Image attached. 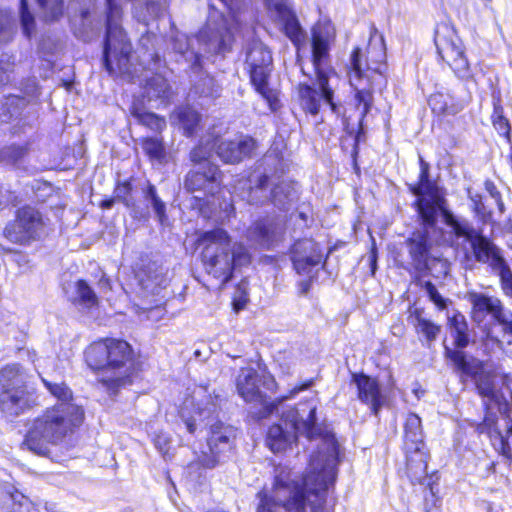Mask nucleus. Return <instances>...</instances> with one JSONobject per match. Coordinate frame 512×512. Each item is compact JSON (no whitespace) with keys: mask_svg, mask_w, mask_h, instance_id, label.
<instances>
[{"mask_svg":"<svg viewBox=\"0 0 512 512\" xmlns=\"http://www.w3.org/2000/svg\"><path fill=\"white\" fill-rule=\"evenodd\" d=\"M314 400L300 402L282 414V424L272 425L267 433V446L274 452L284 451L299 436L317 442V451L310 457L308 471L300 483L297 475L286 466L275 468L271 494L261 491L257 512H324L328 490L336 479L339 444L335 435L322 427L316 417Z\"/></svg>","mask_w":512,"mask_h":512,"instance_id":"1","label":"nucleus"},{"mask_svg":"<svg viewBox=\"0 0 512 512\" xmlns=\"http://www.w3.org/2000/svg\"><path fill=\"white\" fill-rule=\"evenodd\" d=\"M420 219V228L416 229L405 241V248L410 257V264L415 271L424 269L426 261L433 255L432 234L436 232L439 214L450 228L463 254V264L466 269H473L480 261V232L476 231L467 220L457 218L447 208L443 196L434 195L431 200L419 198L415 202Z\"/></svg>","mask_w":512,"mask_h":512,"instance_id":"2","label":"nucleus"},{"mask_svg":"<svg viewBox=\"0 0 512 512\" xmlns=\"http://www.w3.org/2000/svg\"><path fill=\"white\" fill-rule=\"evenodd\" d=\"M312 65L316 75V82L312 85L301 83L298 85V97L304 111L317 115L322 101L330 106L336 115L342 114V106L333 101L334 89L330 80L335 71L330 66V45L335 33L330 23H317L312 28Z\"/></svg>","mask_w":512,"mask_h":512,"instance_id":"3","label":"nucleus"},{"mask_svg":"<svg viewBox=\"0 0 512 512\" xmlns=\"http://www.w3.org/2000/svg\"><path fill=\"white\" fill-rule=\"evenodd\" d=\"M84 419V411L76 403H57L47 408L29 425L21 444L37 455L46 456L50 447L60 444Z\"/></svg>","mask_w":512,"mask_h":512,"instance_id":"4","label":"nucleus"},{"mask_svg":"<svg viewBox=\"0 0 512 512\" xmlns=\"http://www.w3.org/2000/svg\"><path fill=\"white\" fill-rule=\"evenodd\" d=\"M209 7L208 22L197 36L176 33L172 37V50L178 56L176 60L186 62L194 72L201 69L202 52L222 54L230 47L232 35L223 12H219L213 3Z\"/></svg>","mask_w":512,"mask_h":512,"instance_id":"5","label":"nucleus"},{"mask_svg":"<svg viewBox=\"0 0 512 512\" xmlns=\"http://www.w3.org/2000/svg\"><path fill=\"white\" fill-rule=\"evenodd\" d=\"M198 243L202 247L201 259L206 273L222 284L231 280L234 269L251 261L246 247L242 243H232L228 233L221 228L202 233Z\"/></svg>","mask_w":512,"mask_h":512,"instance_id":"6","label":"nucleus"},{"mask_svg":"<svg viewBox=\"0 0 512 512\" xmlns=\"http://www.w3.org/2000/svg\"><path fill=\"white\" fill-rule=\"evenodd\" d=\"M106 2V35L103 50V65L107 72L132 81L133 65L130 61L132 46L121 26L122 8L115 0Z\"/></svg>","mask_w":512,"mask_h":512,"instance_id":"7","label":"nucleus"},{"mask_svg":"<svg viewBox=\"0 0 512 512\" xmlns=\"http://www.w3.org/2000/svg\"><path fill=\"white\" fill-rule=\"evenodd\" d=\"M27 380L28 374L19 364L6 365L0 370V411L6 418H16L33 407Z\"/></svg>","mask_w":512,"mask_h":512,"instance_id":"8","label":"nucleus"},{"mask_svg":"<svg viewBox=\"0 0 512 512\" xmlns=\"http://www.w3.org/2000/svg\"><path fill=\"white\" fill-rule=\"evenodd\" d=\"M377 34L376 28L373 27V32L370 36V42L368 47V55L369 59L375 64V66L371 65L369 62L363 63L361 60V50L356 48L353 50L350 63H351V74H350V83L355 88V101L356 106L360 108L362 106L361 116L364 117L370 111L373 101L372 92L370 89L365 86H360V82L363 81L365 77H368L365 71H373L378 74H383L385 70L384 60L386 57L385 47H384V39L382 35H379V49L376 52L375 56L373 55V50L375 49L373 41L375 39V35Z\"/></svg>","mask_w":512,"mask_h":512,"instance_id":"9","label":"nucleus"},{"mask_svg":"<svg viewBox=\"0 0 512 512\" xmlns=\"http://www.w3.org/2000/svg\"><path fill=\"white\" fill-rule=\"evenodd\" d=\"M109 350L106 375H101L98 382L110 396H115L120 388L131 384L134 361L131 346L126 341L109 339Z\"/></svg>","mask_w":512,"mask_h":512,"instance_id":"10","label":"nucleus"},{"mask_svg":"<svg viewBox=\"0 0 512 512\" xmlns=\"http://www.w3.org/2000/svg\"><path fill=\"white\" fill-rule=\"evenodd\" d=\"M512 335V313L500 299L482 294V346L484 352L502 347V338Z\"/></svg>","mask_w":512,"mask_h":512,"instance_id":"11","label":"nucleus"},{"mask_svg":"<svg viewBox=\"0 0 512 512\" xmlns=\"http://www.w3.org/2000/svg\"><path fill=\"white\" fill-rule=\"evenodd\" d=\"M246 64L251 83L256 91L267 101L271 110H276L278 107L277 94L268 85L272 69V55L261 41L253 40L247 45Z\"/></svg>","mask_w":512,"mask_h":512,"instance_id":"12","label":"nucleus"},{"mask_svg":"<svg viewBox=\"0 0 512 512\" xmlns=\"http://www.w3.org/2000/svg\"><path fill=\"white\" fill-rule=\"evenodd\" d=\"M404 439L405 446L408 451H414L415 456L419 457V465H414V457L407 458V473L411 477L412 481H418L420 483L428 480L427 485L429 486V495H425V510L431 512L428 508V503L431 501L435 506L438 499L435 496L434 488L430 482V478L427 477V463L423 459V454L420 452V447L423 444V432L421 428V419L414 413L408 414L404 426Z\"/></svg>","mask_w":512,"mask_h":512,"instance_id":"13","label":"nucleus"},{"mask_svg":"<svg viewBox=\"0 0 512 512\" xmlns=\"http://www.w3.org/2000/svg\"><path fill=\"white\" fill-rule=\"evenodd\" d=\"M434 42L439 57L456 75L461 78L471 76L469 63L464 55L462 42L452 26L446 23L437 25Z\"/></svg>","mask_w":512,"mask_h":512,"instance_id":"14","label":"nucleus"},{"mask_svg":"<svg viewBox=\"0 0 512 512\" xmlns=\"http://www.w3.org/2000/svg\"><path fill=\"white\" fill-rule=\"evenodd\" d=\"M236 430L222 422L210 425V436L207 445L200 452H196L195 463L206 469H213L224 462L234 445Z\"/></svg>","mask_w":512,"mask_h":512,"instance_id":"15","label":"nucleus"},{"mask_svg":"<svg viewBox=\"0 0 512 512\" xmlns=\"http://www.w3.org/2000/svg\"><path fill=\"white\" fill-rule=\"evenodd\" d=\"M44 230L42 215L32 207L18 210L16 219L4 229L5 237L12 243L27 244L38 239Z\"/></svg>","mask_w":512,"mask_h":512,"instance_id":"16","label":"nucleus"},{"mask_svg":"<svg viewBox=\"0 0 512 512\" xmlns=\"http://www.w3.org/2000/svg\"><path fill=\"white\" fill-rule=\"evenodd\" d=\"M504 431L500 425V418L493 414H486L482 418V432H485L490 439L492 446L503 457L508 468L512 470V450L508 439L512 435V425L505 419Z\"/></svg>","mask_w":512,"mask_h":512,"instance_id":"17","label":"nucleus"},{"mask_svg":"<svg viewBox=\"0 0 512 512\" xmlns=\"http://www.w3.org/2000/svg\"><path fill=\"white\" fill-rule=\"evenodd\" d=\"M284 234L282 221L275 218H263L254 222L246 232L251 246L270 249L276 245Z\"/></svg>","mask_w":512,"mask_h":512,"instance_id":"18","label":"nucleus"},{"mask_svg":"<svg viewBox=\"0 0 512 512\" xmlns=\"http://www.w3.org/2000/svg\"><path fill=\"white\" fill-rule=\"evenodd\" d=\"M222 173L218 165L193 166L184 180V186L189 192H203L213 195L220 186Z\"/></svg>","mask_w":512,"mask_h":512,"instance_id":"19","label":"nucleus"},{"mask_svg":"<svg viewBox=\"0 0 512 512\" xmlns=\"http://www.w3.org/2000/svg\"><path fill=\"white\" fill-rule=\"evenodd\" d=\"M323 254L319 245L311 239H301L291 248V260L296 272L310 275L322 262Z\"/></svg>","mask_w":512,"mask_h":512,"instance_id":"20","label":"nucleus"},{"mask_svg":"<svg viewBox=\"0 0 512 512\" xmlns=\"http://www.w3.org/2000/svg\"><path fill=\"white\" fill-rule=\"evenodd\" d=\"M258 382L259 375L256 370L253 368H243L237 377L236 386L239 395L246 402H258L263 405L265 409L263 416L266 417L277 410V404L275 402H268L260 391Z\"/></svg>","mask_w":512,"mask_h":512,"instance_id":"21","label":"nucleus"},{"mask_svg":"<svg viewBox=\"0 0 512 512\" xmlns=\"http://www.w3.org/2000/svg\"><path fill=\"white\" fill-rule=\"evenodd\" d=\"M269 182V175L261 167H257L247 179L240 180L236 188L240 190V197L243 200L249 204L258 205L269 199L267 193Z\"/></svg>","mask_w":512,"mask_h":512,"instance_id":"22","label":"nucleus"},{"mask_svg":"<svg viewBox=\"0 0 512 512\" xmlns=\"http://www.w3.org/2000/svg\"><path fill=\"white\" fill-rule=\"evenodd\" d=\"M256 149V141L250 136H239L233 140L216 142L218 157L227 164H237L247 157H251Z\"/></svg>","mask_w":512,"mask_h":512,"instance_id":"23","label":"nucleus"},{"mask_svg":"<svg viewBox=\"0 0 512 512\" xmlns=\"http://www.w3.org/2000/svg\"><path fill=\"white\" fill-rule=\"evenodd\" d=\"M353 382L357 386L358 398L369 405L373 414L377 415L384 404V396L378 381L364 374H354Z\"/></svg>","mask_w":512,"mask_h":512,"instance_id":"24","label":"nucleus"},{"mask_svg":"<svg viewBox=\"0 0 512 512\" xmlns=\"http://www.w3.org/2000/svg\"><path fill=\"white\" fill-rule=\"evenodd\" d=\"M167 271L157 263H149L139 275L141 288L151 295H159L168 285Z\"/></svg>","mask_w":512,"mask_h":512,"instance_id":"25","label":"nucleus"},{"mask_svg":"<svg viewBox=\"0 0 512 512\" xmlns=\"http://www.w3.org/2000/svg\"><path fill=\"white\" fill-rule=\"evenodd\" d=\"M445 356L449 358L456 368L462 373V377L470 378L474 384L475 389L480 394V378L478 376L480 371V361L473 357H468L462 351L452 350L445 346Z\"/></svg>","mask_w":512,"mask_h":512,"instance_id":"26","label":"nucleus"},{"mask_svg":"<svg viewBox=\"0 0 512 512\" xmlns=\"http://www.w3.org/2000/svg\"><path fill=\"white\" fill-rule=\"evenodd\" d=\"M109 351V339L94 342L85 350V361L90 368L100 370L102 371L101 375H106Z\"/></svg>","mask_w":512,"mask_h":512,"instance_id":"27","label":"nucleus"},{"mask_svg":"<svg viewBox=\"0 0 512 512\" xmlns=\"http://www.w3.org/2000/svg\"><path fill=\"white\" fill-rule=\"evenodd\" d=\"M493 112L491 114V122L496 131L504 137L507 143H512L511 137V124L509 119L504 115V108L502 105V98L499 91H494L492 94Z\"/></svg>","mask_w":512,"mask_h":512,"instance_id":"28","label":"nucleus"},{"mask_svg":"<svg viewBox=\"0 0 512 512\" xmlns=\"http://www.w3.org/2000/svg\"><path fill=\"white\" fill-rule=\"evenodd\" d=\"M269 199L279 209L289 210L297 201L298 193L293 184L281 182L272 188Z\"/></svg>","mask_w":512,"mask_h":512,"instance_id":"29","label":"nucleus"},{"mask_svg":"<svg viewBox=\"0 0 512 512\" xmlns=\"http://www.w3.org/2000/svg\"><path fill=\"white\" fill-rule=\"evenodd\" d=\"M275 21H278L282 25L285 35L297 48L305 42V32L292 10L276 18Z\"/></svg>","mask_w":512,"mask_h":512,"instance_id":"30","label":"nucleus"},{"mask_svg":"<svg viewBox=\"0 0 512 512\" xmlns=\"http://www.w3.org/2000/svg\"><path fill=\"white\" fill-rule=\"evenodd\" d=\"M132 190L133 188L130 181L118 184L114 190L115 199L122 202L128 209H130L134 218H147L149 215L148 207L146 209H142L137 205L134 197L132 196Z\"/></svg>","mask_w":512,"mask_h":512,"instance_id":"31","label":"nucleus"},{"mask_svg":"<svg viewBox=\"0 0 512 512\" xmlns=\"http://www.w3.org/2000/svg\"><path fill=\"white\" fill-rule=\"evenodd\" d=\"M170 94L171 88L163 76L156 74L146 81L143 96L148 102L164 101L169 98Z\"/></svg>","mask_w":512,"mask_h":512,"instance_id":"32","label":"nucleus"},{"mask_svg":"<svg viewBox=\"0 0 512 512\" xmlns=\"http://www.w3.org/2000/svg\"><path fill=\"white\" fill-rule=\"evenodd\" d=\"M213 149L216 150V139L212 136L201 138L199 144L189 153L193 166L215 165L210 161Z\"/></svg>","mask_w":512,"mask_h":512,"instance_id":"33","label":"nucleus"},{"mask_svg":"<svg viewBox=\"0 0 512 512\" xmlns=\"http://www.w3.org/2000/svg\"><path fill=\"white\" fill-rule=\"evenodd\" d=\"M482 261L487 263L494 273L508 267L505 259L501 255L500 249L494 245L488 238L482 235Z\"/></svg>","mask_w":512,"mask_h":512,"instance_id":"34","label":"nucleus"},{"mask_svg":"<svg viewBox=\"0 0 512 512\" xmlns=\"http://www.w3.org/2000/svg\"><path fill=\"white\" fill-rule=\"evenodd\" d=\"M131 114L139 123L149 127L154 131H161L166 127V121L152 112H147L141 107L138 101H134L131 106Z\"/></svg>","mask_w":512,"mask_h":512,"instance_id":"35","label":"nucleus"},{"mask_svg":"<svg viewBox=\"0 0 512 512\" xmlns=\"http://www.w3.org/2000/svg\"><path fill=\"white\" fill-rule=\"evenodd\" d=\"M449 328L454 343L458 348H465L469 343L468 325L465 317L460 313H455L449 317Z\"/></svg>","mask_w":512,"mask_h":512,"instance_id":"36","label":"nucleus"},{"mask_svg":"<svg viewBox=\"0 0 512 512\" xmlns=\"http://www.w3.org/2000/svg\"><path fill=\"white\" fill-rule=\"evenodd\" d=\"M449 270V263L439 256L432 255L426 261V267L424 269H418L417 272L420 274L418 279H422L426 276H431L435 279H443Z\"/></svg>","mask_w":512,"mask_h":512,"instance_id":"37","label":"nucleus"},{"mask_svg":"<svg viewBox=\"0 0 512 512\" xmlns=\"http://www.w3.org/2000/svg\"><path fill=\"white\" fill-rule=\"evenodd\" d=\"M144 200L150 205L155 213V216L161 224L167 220L166 205L157 194L156 187L150 183L143 189Z\"/></svg>","mask_w":512,"mask_h":512,"instance_id":"38","label":"nucleus"},{"mask_svg":"<svg viewBox=\"0 0 512 512\" xmlns=\"http://www.w3.org/2000/svg\"><path fill=\"white\" fill-rule=\"evenodd\" d=\"M421 173L419 185L413 189V193L419 198H425L431 200L433 196H441L438 191L433 187L429 180L428 169L429 165L420 158Z\"/></svg>","mask_w":512,"mask_h":512,"instance_id":"39","label":"nucleus"},{"mask_svg":"<svg viewBox=\"0 0 512 512\" xmlns=\"http://www.w3.org/2000/svg\"><path fill=\"white\" fill-rule=\"evenodd\" d=\"M178 119L186 136H192L200 123L201 116L191 107H182L178 111Z\"/></svg>","mask_w":512,"mask_h":512,"instance_id":"40","label":"nucleus"},{"mask_svg":"<svg viewBox=\"0 0 512 512\" xmlns=\"http://www.w3.org/2000/svg\"><path fill=\"white\" fill-rule=\"evenodd\" d=\"M429 106L436 114H456L458 108L452 103V98L443 93H435L428 100Z\"/></svg>","mask_w":512,"mask_h":512,"instance_id":"41","label":"nucleus"},{"mask_svg":"<svg viewBox=\"0 0 512 512\" xmlns=\"http://www.w3.org/2000/svg\"><path fill=\"white\" fill-rule=\"evenodd\" d=\"M485 193L482 194V200L489 201L493 200V207L491 214H503L505 210L502 194L496 184L491 180L484 182Z\"/></svg>","mask_w":512,"mask_h":512,"instance_id":"42","label":"nucleus"},{"mask_svg":"<svg viewBox=\"0 0 512 512\" xmlns=\"http://www.w3.org/2000/svg\"><path fill=\"white\" fill-rule=\"evenodd\" d=\"M16 33V21L8 10H0V45L12 41Z\"/></svg>","mask_w":512,"mask_h":512,"instance_id":"43","label":"nucleus"},{"mask_svg":"<svg viewBox=\"0 0 512 512\" xmlns=\"http://www.w3.org/2000/svg\"><path fill=\"white\" fill-rule=\"evenodd\" d=\"M220 92V87L215 82L214 78L205 75L193 85L192 93L203 97H217Z\"/></svg>","mask_w":512,"mask_h":512,"instance_id":"44","label":"nucleus"},{"mask_svg":"<svg viewBox=\"0 0 512 512\" xmlns=\"http://www.w3.org/2000/svg\"><path fill=\"white\" fill-rule=\"evenodd\" d=\"M9 501V512H38L34 504L20 492L9 494Z\"/></svg>","mask_w":512,"mask_h":512,"instance_id":"45","label":"nucleus"},{"mask_svg":"<svg viewBox=\"0 0 512 512\" xmlns=\"http://www.w3.org/2000/svg\"><path fill=\"white\" fill-rule=\"evenodd\" d=\"M76 293L78 303L85 307H92L97 305L98 298L93 289L84 280L76 282Z\"/></svg>","mask_w":512,"mask_h":512,"instance_id":"46","label":"nucleus"},{"mask_svg":"<svg viewBox=\"0 0 512 512\" xmlns=\"http://www.w3.org/2000/svg\"><path fill=\"white\" fill-rule=\"evenodd\" d=\"M42 382L48 391L58 399V403H74L72 397V391L67 387V385L63 382L61 383H53L44 378H42Z\"/></svg>","mask_w":512,"mask_h":512,"instance_id":"47","label":"nucleus"},{"mask_svg":"<svg viewBox=\"0 0 512 512\" xmlns=\"http://www.w3.org/2000/svg\"><path fill=\"white\" fill-rule=\"evenodd\" d=\"M142 148L151 159L162 161L165 158V148L157 138H146L143 141Z\"/></svg>","mask_w":512,"mask_h":512,"instance_id":"48","label":"nucleus"},{"mask_svg":"<svg viewBox=\"0 0 512 512\" xmlns=\"http://www.w3.org/2000/svg\"><path fill=\"white\" fill-rule=\"evenodd\" d=\"M416 329L419 333L424 335L427 342L435 341L441 331V327L439 325L421 317L417 318Z\"/></svg>","mask_w":512,"mask_h":512,"instance_id":"49","label":"nucleus"},{"mask_svg":"<svg viewBox=\"0 0 512 512\" xmlns=\"http://www.w3.org/2000/svg\"><path fill=\"white\" fill-rule=\"evenodd\" d=\"M215 405H212L210 408H198L196 415H193L190 418L185 420V425L189 433L194 434L199 427H201L204 418L211 414V412L215 411Z\"/></svg>","mask_w":512,"mask_h":512,"instance_id":"50","label":"nucleus"},{"mask_svg":"<svg viewBox=\"0 0 512 512\" xmlns=\"http://www.w3.org/2000/svg\"><path fill=\"white\" fill-rule=\"evenodd\" d=\"M417 284L420 285L429 296L430 300L440 309H445L447 306V300L443 298L437 291L435 285L430 281H423L417 279Z\"/></svg>","mask_w":512,"mask_h":512,"instance_id":"51","label":"nucleus"},{"mask_svg":"<svg viewBox=\"0 0 512 512\" xmlns=\"http://www.w3.org/2000/svg\"><path fill=\"white\" fill-rule=\"evenodd\" d=\"M17 97H8L0 100V122H8L17 113Z\"/></svg>","mask_w":512,"mask_h":512,"instance_id":"52","label":"nucleus"},{"mask_svg":"<svg viewBox=\"0 0 512 512\" xmlns=\"http://www.w3.org/2000/svg\"><path fill=\"white\" fill-rule=\"evenodd\" d=\"M15 65V57L7 53L0 56V86L7 84L10 81V73L13 71Z\"/></svg>","mask_w":512,"mask_h":512,"instance_id":"53","label":"nucleus"},{"mask_svg":"<svg viewBox=\"0 0 512 512\" xmlns=\"http://www.w3.org/2000/svg\"><path fill=\"white\" fill-rule=\"evenodd\" d=\"M164 8V0H147L145 6L147 14L139 18V21L147 23L150 19L159 17L163 13Z\"/></svg>","mask_w":512,"mask_h":512,"instance_id":"54","label":"nucleus"},{"mask_svg":"<svg viewBox=\"0 0 512 512\" xmlns=\"http://www.w3.org/2000/svg\"><path fill=\"white\" fill-rule=\"evenodd\" d=\"M493 200L485 201L482 200V224L490 223L492 227L497 225L503 214H491L493 210Z\"/></svg>","mask_w":512,"mask_h":512,"instance_id":"55","label":"nucleus"},{"mask_svg":"<svg viewBox=\"0 0 512 512\" xmlns=\"http://www.w3.org/2000/svg\"><path fill=\"white\" fill-rule=\"evenodd\" d=\"M265 2L274 20L291 10L287 0H265Z\"/></svg>","mask_w":512,"mask_h":512,"instance_id":"56","label":"nucleus"},{"mask_svg":"<svg viewBox=\"0 0 512 512\" xmlns=\"http://www.w3.org/2000/svg\"><path fill=\"white\" fill-rule=\"evenodd\" d=\"M500 278V285L503 293L512 298V271L510 267H504L503 270L496 273Z\"/></svg>","mask_w":512,"mask_h":512,"instance_id":"57","label":"nucleus"},{"mask_svg":"<svg viewBox=\"0 0 512 512\" xmlns=\"http://www.w3.org/2000/svg\"><path fill=\"white\" fill-rule=\"evenodd\" d=\"M25 152H26V150L23 147L9 146V147L3 148L0 151V159L7 158V160L9 162L15 163L24 156Z\"/></svg>","mask_w":512,"mask_h":512,"instance_id":"58","label":"nucleus"},{"mask_svg":"<svg viewBox=\"0 0 512 512\" xmlns=\"http://www.w3.org/2000/svg\"><path fill=\"white\" fill-rule=\"evenodd\" d=\"M59 48V45L55 43L52 39L46 38L43 39L39 45V52L41 53L42 57L47 60L51 61L49 57L53 55Z\"/></svg>","mask_w":512,"mask_h":512,"instance_id":"59","label":"nucleus"},{"mask_svg":"<svg viewBox=\"0 0 512 512\" xmlns=\"http://www.w3.org/2000/svg\"><path fill=\"white\" fill-rule=\"evenodd\" d=\"M154 444L163 456L168 454L170 449V439L166 435H157L154 439Z\"/></svg>","mask_w":512,"mask_h":512,"instance_id":"60","label":"nucleus"},{"mask_svg":"<svg viewBox=\"0 0 512 512\" xmlns=\"http://www.w3.org/2000/svg\"><path fill=\"white\" fill-rule=\"evenodd\" d=\"M317 272H318V269L314 270L310 275H307L309 277L308 279L301 280L298 283L299 295L305 296L308 294V292L310 291V288H311L312 280L315 277V275L317 274Z\"/></svg>","mask_w":512,"mask_h":512,"instance_id":"61","label":"nucleus"},{"mask_svg":"<svg viewBox=\"0 0 512 512\" xmlns=\"http://www.w3.org/2000/svg\"><path fill=\"white\" fill-rule=\"evenodd\" d=\"M313 383H314V381L311 379V380L307 381L306 383H304L303 385L293 388L290 391L289 395L281 398L278 402L280 403V402H282L285 399H289V398L294 397L300 391H303V390H306V389L310 388L313 385Z\"/></svg>","mask_w":512,"mask_h":512,"instance_id":"62","label":"nucleus"},{"mask_svg":"<svg viewBox=\"0 0 512 512\" xmlns=\"http://www.w3.org/2000/svg\"><path fill=\"white\" fill-rule=\"evenodd\" d=\"M224 7H226L231 13H235V11L239 8L240 0H219Z\"/></svg>","mask_w":512,"mask_h":512,"instance_id":"63","label":"nucleus"},{"mask_svg":"<svg viewBox=\"0 0 512 512\" xmlns=\"http://www.w3.org/2000/svg\"><path fill=\"white\" fill-rule=\"evenodd\" d=\"M98 285L101 290H110L111 289L110 280L105 276H102V278L98 282Z\"/></svg>","mask_w":512,"mask_h":512,"instance_id":"64","label":"nucleus"}]
</instances>
